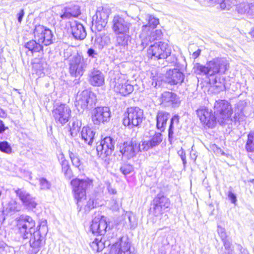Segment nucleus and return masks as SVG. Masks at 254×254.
<instances>
[{
	"label": "nucleus",
	"instance_id": "f257e3e1",
	"mask_svg": "<svg viewBox=\"0 0 254 254\" xmlns=\"http://www.w3.org/2000/svg\"><path fill=\"white\" fill-rule=\"evenodd\" d=\"M229 64L225 58H217L205 65L197 64L195 69L197 74L205 75L211 84L222 90L224 88V78L221 76L228 69Z\"/></svg>",
	"mask_w": 254,
	"mask_h": 254
},
{
	"label": "nucleus",
	"instance_id": "f03ea898",
	"mask_svg": "<svg viewBox=\"0 0 254 254\" xmlns=\"http://www.w3.org/2000/svg\"><path fill=\"white\" fill-rule=\"evenodd\" d=\"M245 103L243 101L238 102L235 107V116L232 118L233 109L230 103L226 100H218L214 104V114L217 119L218 123L222 126L232 125L236 122H240L244 120L243 114Z\"/></svg>",
	"mask_w": 254,
	"mask_h": 254
},
{
	"label": "nucleus",
	"instance_id": "7ed1b4c3",
	"mask_svg": "<svg viewBox=\"0 0 254 254\" xmlns=\"http://www.w3.org/2000/svg\"><path fill=\"white\" fill-rule=\"evenodd\" d=\"M38 228V230L33 231L31 235L29 236L32 254H37L43 244L44 237L48 232L47 220H41Z\"/></svg>",
	"mask_w": 254,
	"mask_h": 254
},
{
	"label": "nucleus",
	"instance_id": "20e7f679",
	"mask_svg": "<svg viewBox=\"0 0 254 254\" xmlns=\"http://www.w3.org/2000/svg\"><path fill=\"white\" fill-rule=\"evenodd\" d=\"M70 184L78 207L81 208V203L86 198V190L92 185V182L88 178L82 180L76 178L72 180Z\"/></svg>",
	"mask_w": 254,
	"mask_h": 254
},
{
	"label": "nucleus",
	"instance_id": "39448f33",
	"mask_svg": "<svg viewBox=\"0 0 254 254\" xmlns=\"http://www.w3.org/2000/svg\"><path fill=\"white\" fill-rule=\"evenodd\" d=\"M35 222L28 215H21L16 218V227L18 233L23 239H28L35 230Z\"/></svg>",
	"mask_w": 254,
	"mask_h": 254
},
{
	"label": "nucleus",
	"instance_id": "423d86ee",
	"mask_svg": "<svg viewBox=\"0 0 254 254\" xmlns=\"http://www.w3.org/2000/svg\"><path fill=\"white\" fill-rule=\"evenodd\" d=\"M88 60L82 56L77 54L69 60V72L72 76H81L87 66Z\"/></svg>",
	"mask_w": 254,
	"mask_h": 254
},
{
	"label": "nucleus",
	"instance_id": "0eeeda50",
	"mask_svg": "<svg viewBox=\"0 0 254 254\" xmlns=\"http://www.w3.org/2000/svg\"><path fill=\"white\" fill-rule=\"evenodd\" d=\"M123 124L130 128L138 127L142 122L143 111L139 107L128 108Z\"/></svg>",
	"mask_w": 254,
	"mask_h": 254
},
{
	"label": "nucleus",
	"instance_id": "6e6552de",
	"mask_svg": "<svg viewBox=\"0 0 254 254\" xmlns=\"http://www.w3.org/2000/svg\"><path fill=\"white\" fill-rule=\"evenodd\" d=\"M171 48L165 42H159L151 45L148 50V54L157 60L166 59L171 54Z\"/></svg>",
	"mask_w": 254,
	"mask_h": 254
},
{
	"label": "nucleus",
	"instance_id": "1a4fd4ad",
	"mask_svg": "<svg viewBox=\"0 0 254 254\" xmlns=\"http://www.w3.org/2000/svg\"><path fill=\"white\" fill-rule=\"evenodd\" d=\"M71 111L70 108L64 104H61L54 107L52 114L57 124L64 126L69 120Z\"/></svg>",
	"mask_w": 254,
	"mask_h": 254
},
{
	"label": "nucleus",
	"instance_id": "9d476101",
	"mask_svg": "<svg viewBox=\"0 0 254 254\" xmlns=\"http://www.w3.org/2000/svg\"><path fill=\"white\" fill-rule=\"evenodd\" d=\"M34 38L41 45L46 46L53 43V34L51 30L43 25H36L34 30Z\"/></svg>",
	"mask_w": 254,
	"mask_h": 254
},
{
	"label": "nucleus",
	"instance_id": "9b49d317",
	"mask_svg": "<svg viewBox=\"0 0 254 254\" xmlns=\"http://www.w3.org/2000/svg\"><path fill=\"white\" fill-rule=\"evenodd\" d=\"M16 196L21 201L22 205L27 209L33 210L37 205L36 197L24 188L14 189Z\"/></svg>",
	"mask_w": 254,
	"mask_h": 254
},
{
	"label": "nucleus",
	"instance_id": "f8f14e48",
	"mask_svg": "<svg viewBox=\"0 0 254 254\" xmlns=\"http://www.w3.org/2000/svg\"><path fill=\"white\" fill-rule=\"evenodd\" d=\"M114 90L123 96H127L131 93L133 86L130 84L125 76L123 74H118L114 78Z\"/></svg>",
	"mask_w": 254,
	"mask_h": 254
},
{
	"label": "nucleus",
	"instance_id": "ddd939ff",
	"mask_svg": "<svg viewBox=\"0 0 254 254\" xmlns=\"http://www.w3.org/2000/svg\"><path fill=\"white\" fill-rule=\"evenodd\" d=\"M152 213L155 216L164 213L170 206V201L163 193H159L153 199L152 202Z\"/></svg>",
	"mask_w": 254,
	"mask_h": 254
},
{
	"label": "nucleus",
	"instance_id": "4468645a",
	"mask_svg": "<svg viewBox=\"0 0 254 254\" xmlns=\"http://www.w3.org/2000/svg\"><path fill=\"white\" fill-rule=\"evenodd\" d=\"M115 140L110 136H106L102 139L99 145H97L96 150L98 155L102 158L110 155L115 148Z\"/></svg>",
	"mask_w": 254,
	"mask_h": 254
},
{
	"label": "nucleus",
	"instance_id": "2eb2a0df",
	"mask_svg": "<svg viewBox=\"0 0 254 254\" xmlns=\"http://www.w3.org/2000/svg\"><path fill=\"white\" fill-rule=\"evenodd\" d=\"M142 150L140 149V144L138 145L132 141L125 142L119 146V156L129 159L135 156L138 151Z\"/></svg>",
	"mask_w": 254,
	"mask_h": 254
},
{
	"label": "nucleus",
	"instance_id": "dca6fc26",
	"mask_svg": "<svg viewBox=\"0 0 254 254\" xmlns=\"http://www.w3.org/2000/svg\"><path fill=\"white\" fill-rule=\"evenodd\" d=\"M94 94L88 90H84L81 93H78L75 102L77 109L84 110L88 108V105L92 106L94 103L93 99Z\"/></svg>",
	"mask_w": 254,
	"mask_h": 254
},
{
	"label": "nucleus",
	"instance_id": "f3484780",
	"mask_svg": "<svg viewBox=\"0 0 254 254\" xmlns=\"http://www.w3.org/2000/svg\"><path fill=\"white\" fill-rule=\"evenodd\" d=\"M196 113L201 122L209 127H213L218 123L216 115L206 108L198 109Z\"/></svg>",
	"mask_w": 254,
	"mask_h": 254
},
{
	"label": "nucleus",
	"instance_id": "a211bd4d",
	"mask_svg": "<svg viewBox=\"0 0 254 254\" xmlns=\"http://www.w3.org/2000/svg\"><path fill=\"white\" fill-rule=\"evenodd\" d=\"M112 23V29L115 34L129 33L131 25L127 20L119 15L114 16Z\"/></svg>",
	"mask_w": 254,
	"mask_h": 254
},
{
	"label": "nucleus",
	"instance_id": "6ab92c4d",
	"mask_svg": "<svg viewBox=\"0 0 254 254\" xmlns=\"http://www.w3.org/2000/svg\"><path fill=\"white\" fill-rule=\"evenodd\" d=\"M163 37V32L161 29L149 30V32H141L140 38L141 40V46L144 49L152 42L155 40H161Z\"/></svg>",
	"mask_w": 254,
	"mask_h": 254
},
{
	"label": "nucleus",
	"instance_id": "aec40b11",
	"mask_svg": "<svg viewBox=\"0 0 254 254\" xmlns=\"http://www.w3.org/2000/svg\"><path fill=\"white\" fill-rule=\"evenodd\" d=\"M110 117V111L108 107H98L94 110L92 120L95 125H99L101 123L108 122Z\"/></svg>",
	"mask_w": 254,
	"mask_h": 254
},
{
	"label": "nucleus",
	"instance_id": "412c9836",
	"mask_svg": "<svg viewBox=\"0 0 254 254\" xmlns=\"http://www.w3.org/2000/svg\"><path fill=\"white\" fill-rule=\"evenodd\" d=\"M110 254H131L130 244L127 238H121L111 247Z\"/></svg>",
	"mask_w": 254,
	"mask_h": 254
},
{
	"label": "nucleus",
	"instance_id": "4be33fe9",
	"mask_svg": "<svg viewBox=\"0 0 254 254\" xmlns=\"http://www.w3.org/2000/svg\"><path fill=\"white\" fill-rule=\"evenodd\" d=\"M109 17L108 12L105 9L97 10L92 17V26L98 31H101L106 26Z\"/></svg>",
	"mask_w": 254,
	"mask_h": 254
},
{
	"label": "nucleus",
	"instance_id": "5701e85b",
	"mask_svg": "<svg viewBox=\"0 0 254 254\" xmlns=\"http://www.w3.org/2000/svg\"><path fill=\"white\" fill-rule=\"evenodd\" d=\"M108 228L107 222L104 217L101 218H95L90 225L92 233L96 235H104Z\"/></svg>",
	"mask_w": 254,
	"mask_h": 254
},
{
	"label": "nucleus",
	"instance_id": "b1692460",
	"mask_svg": "<svg viewBox=\"0 0 254 254\" xmlns=\"http://www.w3.org/2000/svg\"><path fill=\"white\" fill-rule=\"evenodd\" d=\"M79 6L75 4H69L64 7L60 13V21L77 17L80 14Z\"/></svg>",
	"mask_w": 254,
	"mask_h": 254
},
{
	"label": "nucleus",
	"instance_id": "393cba45",
	"mask_svg": "<svg viewBox=\"0 0 254 254\" xmlns=\"http://www.w3.org/2000/svg\"><path fill=\"white\" fill-rule=\"evenodd\" d=\"M163 135L160 132H155L151 136L149 140L142 141L140 143V149L143 151H147L149 149L156 147L162 141Z\"/></svg>",
	"mask_w": 254,
	"mask_h": 254
},
{
	"label": "nucleus",
	"instance_id": "a878e982",
	"mask_svg": "<svg viewBox=\"0 0 254 254\" xmlns=\"http://www.w3.org/2000/svg\"><path fill=\"white\" fill-rule=\"evenodd\" d=\"M162 104L165 106L177 107L180 105V100L176 94L166 91L162 94Z\"/></svg>",
	"mask_w": 254,
	"mask_h": 254
},
{
	"label": "nucleus",
	"instance_id": "bb28decb",
	"mask_svg": "<svg viewBox=\"0 0 254 254\" xmlns=\"http://www.w3.org/2000/svg\"><path fill=\"white\" fill-rule=\"evenodd\" d=\"M89 82L92 86H100L104 83V76L98 69L94 68L89 72Z\"/></svg>",
	"mask_w": 254,
	"mask_h": 254
},
{
	"label": "nucleus",
	"instance_id": "cd10ccee",
	"mask_svg": "<svg viewBox=\"0 0 254 254\" xmlns=\"http://www.w3.org/2000/svg\"><path fill=\"white\" fill-rule=\"evenodd\" d=\"M236 10L239 14L254 16V2H243L236 5Z\"/></svg>",
	"mask_w": 254,
	"mask_h": 254
},
{
	"label": "nucleus",
	"instance_id": "c85d7f7f",
	"mask_svg": "<svg viewBox=\"0 0 254 254\" xmlns=\"http://www.w3.org/2000/svg\"><path fill=\"white\" fill-rule=\"evenodd\" d=\"M168 82L172 85L181 84L184 80V75L179 70H170L167 73Z\"/></svg>",
	"mask_w": 254,
	"mask_h": 254
},
{
	"label": "nucleus",
	"instance_id": "c756f323",
	"mask_svg": "<svg viewBox=\"0 0 254 254\" xmlns=\"http://www.w3.org/2000/svg\"><path fill=\"white\" fill-rule=\"evenodd\" d=\"M145 21L142 23L145 24L142 26V32H149L151 29L154 30L159 23V19L152 15L146 14L144 17Z\"/></svg>",
	"mask_w": 254,
	"mask_h": 254
},
{
	"label": "nucleus",
	"instance_id": "7c9ffc66",
	"mask_svg": "<svg viewBox=\"0 0 254 254\" xmlns=\"http://www.w3.org/2000/svg\"><path fill=\"white\" fill-rule=\"evenodd\" d=\"M73 36L77 40H83L86 36L87 33L83 25L75 21L71 26Z\"/></svg>",
	"mask_w": 254,
	"mask_h": 254
},
{
	"label": "nucleus",
	"instance_id": "2f4dec72",
	"mask_svg": "<svg viewBox=\"0 0 254 254\" xmlns=\"http://www.w3.org/2000/svg\"><path fill=\"white\" fill-rule=\"evenodd\" d=\"M96 132L94 129L89 127H84L81 131V139L84 142L91 145L96 137Z\"/></svg>",
	"mask_w": 254,
	"mask_h": 254
},
{
	"label": "nucleus",
	"instance_id": "473e14b6",
	"mask_svg": "<svg viewBox=\"0 0 254 254\" xmlns=\"http://www.w3.org/2000/svg\"><path fill=\"white\" fill-rule=\"evenodd\" d=\"M21 206L16 200H10L3 207V212L6 215H12L21 210Z\"/></svg>",
	"mask_w": 254,
	"mask_h": 254
},
{
	"label": "nucleus",
	"instance_id": "72a5a7b5",
	"mask_svg": "<svg viewBox=\"0 0 254 254\" xmlns=\"http://www.w3.org/2000/svg\"><path fill=\"white\" fill-rule=\"evenodd\" d=\"M170 117V114L166 112H158L156 117L157 128L163 131L165 130L167 122Z\"/></svg>",
	"mask_w": 254,
	"mask_h": 254
},
{
	"label": "nucleus",
	"instance_id": "f704fd0d",
	"mask_svg": "<svg viewBox=\"0 0 254 254\" xmlns=\"http://www.w3.org/2000/svg\"><path fill=\"white\" fill-rule=\"evenodd\" d=\"M25 47L33 53L39 52L43 51V46L41 45L37 41L32 40L27 42L25 45Z\"/></svg>",
	"mask_w": 254,
	"mask_h": 254
},
{
	"label": "nucleus",
	"instance_id": "c9c22d12",
	"mask_svg": "<svg viewBox=\"0 0 254 254\" xmlns=\"http://www.w3.org/2000/svg\"><path fill=\"white\" fill-rule=\"evenodd\" d=\"M82 126L81 121L76 118L73 119L69 125L70 133L71 136L75 137L79 132Z\"/></svg>",
	"mask_w": 254,
	"mask_h": 254
},
{
	"label": "nucleus",
	"instance_id": "e433bc0d",
	"mask_svg": "<svg viewBox=\"0 0 254 254\" xmlns=\"http://www.w3.org/2000/svg\"><path fill=\"white\" fill-rule=\"evenodd\" d=\"M69 156L74 166L77 168L79 171L83 170L82 162L76 153L69 151Z\"/></svg>",
	"mask_w": 254,
	"mask_h": 254
},
{
	"label": "nucleus",
	"instance_id": "4c0bfd02",
	"mask_svg": "<svg viewBox=\"0 0 254 254\" xmlns=\"http://www.w3.org/2000/svg\"><path fill=\"white\" fill-rule=\"evenodd\" d=\"M179 122V116L177 115H174L171 119L170 124L168 129V137L170 142L174 139V124L178 125Z\"/></svg>",
	"mask_w": 254,
	"mask_h": 254
},
{
	"label": "nucleus",
	"instance_id": "58836bf2",
	"mask_svg": "<svg viewBox=\"0 0 254 254\" xmlns=\"http://www.w3.org/2000/svg\"><path fill=\"white\" fill-rule=\"evenodd\" d=\"M61 165L62 172L64 174L65 177L67 179H70L72 177V173L69 163L67 160L64 159L62 161Z\"/></svg>",
	"mask_w": 254,
	"mask_h": 254
},
{
	"label": "nucleus",
	"instance_id": "ea45409f",
	"mask_svg": "<svg viewBox=\"0 0 254 254\" xmlns=\"http://www.w3.org/2000/svg\"><path fill=\"white\" fill-rule=\"evenodd\" d=\"M116 35H118L117 37V42L119 45L123 47H126L128 45V42L130 38L129 33Z\"/></svg>",
	"mask_w": 254,
	"mask_h": 254
},
{
	"label": "nucleus",
	"instance_id": "a19ab883",
	"mask_svg": "<svg viewBox=\"0 0 254 254\" xmlns=\"http://www.w3.org/2000/svg\"><path fill=\"white\" fill-rule=\"evenodd\" d=\"M245 148L248 152H254V132L248 134Z\"/></svg>",
	"mask_w": 254,
	"mask_h": 254
},
{
	"label": "nucleus",
	"instance_id": "79ce46f5",
	"mask_svg": "<svg viewBox=\"0 0 254 254\" xmlns=\"http://www.w3.org/2000/svg\"><path fill=\"white\" fill-rule=\"evenodd\" d=\"M125 220L127 219L130 229H133L137 226V221L136 220L135 216L132 212H126L125 215Z\"/></svg>",
	"mask_w": 254,
	"mask_h": 254
},
{
	"label": "nucleus",
	"instance_id": "37998d69",
	"mask_svg": "<svg viewBox=\"0 0 254 254\" xmlns=\"http://www.w3.org/2000/svg\"><path fill=\"white\" fill-rule=\"evenodd\" d=\"M235 4L236 0H220L218 4L222 10H229Z\"/></svg>",
	"mask_w": 254,
	"mask_h": 254
},
{
	"label": "nucleus",
	"instance_id": "c03bdc74",
	"mask_svg": "<svg viewBox=\"0 0 254 254\" xmlns=\"http://www.w3.org/2000/svg\"><path fill=\"white\" fill-rule=\"evenodd\" d=\"M0 151L6 154L12 152V148L8 142L4 141L0 142Z\"/></svg>",
	"mask_w": 254,
	"mask_h": 254
},
{
	"label": "nucleus",
	"instance_id": "a18cd8bd",
	"mask_svg": "<svg viewBox=\"0 0 254 254\" xmlns=\"http://www.w3.org/2000/svg\"><path fill=\"white\" fill-rule=\"evenodd\" d=\"M103 245L104 243L102 242L101 239L99 240L98 239L96 238L91 244V247L95 250L100 251L102 250Z\"/></svg>",
	"mask_w": 254,
	"mask_h": 254
},
{
	"label": "nucleus",
	"instance_id": "49530a36",
	"mask_svg": "<svg viewBox=\"0 0 254 254\" xmlns=\"http://www.w3.org/2000/svg\"><path fill=\"white\" fill-rule=\"evenodd\" d=\"M133 170V166L128 164H125L120 168L121 172L125 175L129 174L130 173L132 172Z\"/></svg>",
	"mask_w": 254,
	"mask_h": 254
},
{
	"label": "nucleus",
	"instance_id": "de8ad7c7",
	"mask_svg": "<svg viewBox=\"0 0 254 254\" xmlns=\"http://www.w3.org/2000/svg\"><path fill=\"white\" fill-rule=\"evenodd\" d=\"M40 185L41 189L42 190H48L51 187L50 183L46 179L44 178L40 179Z\"/></svg>",
	"mask_w": 254,
	"mask_h": 254
},
{
	"label": "nucleus",
	"instance_id": "09e8293b",
	"mask_svg": "<svg viewBox=\"0 0 254 254\" xmlns=\"http://www.w3.org/2000/svg\"><path fill=\"white\" fill-rule=\"evenodd\" d=\"M120 204L116 199L113 198L110 201V208L114 211H117L119 209Z\"/></svg>",
	"mask_w": 254,
	"mask_h": 254
},
{
	"label": "nucleus",
	"instance_id": "8fccbe9b",
	"mask_svg": "<svg viewBox=\"0 0 254 254\" xmlns=\"http://www.w3.org/2000/svg\"><path fill=\"white\" fill-rule=\"evenodd\" d=\"M217 232L220 237L221 240H225L227 238V236L224 228L220 226H218Z\"/></svg>",
	"mask_w": 254,
	"mask_h": 254
},
{
	"label": "nucleus",
	"instance_id": "3c124183",
	"mask_svg": "<svg viewBox=\"0 0 254 254\" xmlns=\"http://www.w3.org/2000/svg\"><path fill=\"white\" fill-rule=\"evenodd\" d=\"M87 54L89 58L97 60L98 54L97 52L93 48H89L87 51Z\"/></svg>",
	"mask_w": 254,
	"mask_h": 254
},
{
	"label": "nucleus",
	"instance_id": "603ef678",
	"mask_svg": "<svg viewBox=\"0 0 254 254\" xmlns=\"http://www.w3.org/2000/svg\"><path fill=\"white\" fill-rule=\"evenodd\" d=\"M95 207L94 200L90 199L87 202L85 206V210L86 211H89L91 209L94 208Z\"/></svg>",
	"mask_w": 254,
	"mask_h": 254
},
{
	"label": "nucleus",
	"instance_id": "864d4df0",
	"mask_svg": "<svg viewBox=\"0 0 254 254\" xmlns=\"http://www.w3.org/2000/svg\"><path fill=\"white\" fill-rule=\"evenodd\" d=\"M179 155L181 158V159L183 161V163L184 167H185L186 165L187 164L186 157V153L185 151L182 148L178 152Z\"/></svg>",
	"mask_w": 254,
	"mask_h": 254
},
{
	"label": "nucleus",
	"instance_id": "5fc2aeb1",
	"mask_svg": "<svg viewBox=\"0 0 254 254\" xmlns=\"http://www.w3.org/2000/svg\"><path fill=\"white\" fill-rule=\"evenodd\" d=\"M33 67L37 70V72H41L44 69L43 64L41 63H35L33 64Z\"/></svg>",
	"mask_w": 254,
	"mask_h": 254
},
{
	"label": "nucleus",
	"instance_id": "6e6d98bb",
	"mask_svg": "<svg viewBox=\"0 0 254 254\" xmlns=\"http://www.w3.org/2000/svg\"><path fill=\"white\" fill-rule=\"evenodd\" d=\"M229 198L233 203H235L237 201L236 195L231 191H229L228 194Z\"/></svg>",
	"mask_w": 254,
	"mask_h": 254
},
{
	"label": "nucleus",
	"instance_id": "4d7b16f0",
	"mask_svg": "<svg viewBox=\"0 0 254 254\" xmlns=\"http://www.w3.org/2000/svg\"><path fill=\"white\" fill-rule=\"evenodd\" d=\"M24 14V11L23 9H21L20 12L17 14V19L19 23H20L21 22Z\"/></svg>",
	"mask_w": 254,
	"mask_h": 254
},
{
	"label": "nucleus",
	"instance_id": "13d9d810",
	"mask_svg": "<svg viewBox=\"0 0 254 254\" xmlns=\"http://www.w3.org/2000/svg\"><path fill=\"white\" fill-rule=\"evenodd\" d=\"M8 127H5L3 122L0 120V133H2Z\"/></svg>",
	"mask_w": 254,
	"mask_h": 254
},
{
	"label": "nucleus",
	"instance_id": "bf43d9fd",
	"mask_svg": "<svg viewBox=\"0 0 254 254\" xmlns=\"http://www.w3.org/2000/svg\"><path fill=\"white\" fill-rule=\"evenodd\" d=\"M197 156L196 155V152L192 149V150L190 152V157L191 159L195 161L197 158Z\"/></svg>",
	"mask_w": 254,
	"mask_h": 254
},
{
	"label": "nucleus",
	"instance_id": "052dcab7",
	"mask_svg": "<svg viewBox=\"0 0 254 254\" xmlns=\"http://www.w3.org/2000/svg\"><path fill=\"white\" fill-rule=\"evenodd\" d=\"M9 248L7 247H0V254H6L7 250Z\"/></svg>",
	"mask_w": 254,
	"mask_h": 254
},
{
	"label": "nucleus",
	"instance_id": "680f3d73",
	"mask_svg": "<svg viewBox=\"0 0 254 254\" xmlns=\"http://www.w3.org/2000/svg\"><path fill=\"white\" fill-rule=\"evenodd\" d=\"M224 246L226 249H228L230 247V243L227 241V238L225 240H222Z\"/></svg>",
	"mask_w": 254,
	"mask_h": 254
},
{
	"label": "nucleus",
	"instance_id": "e2e57ef3",
	"mask_svg": "<svg viewBox=\"0 0 254 254\" xmlns=\"http://www.w3.org/2000/svg\"><path fill=\"white\" fill-rule=\"evenodd\" d=\"M108 191L112 194H116L117 192L116 190L114 188H112V187L110 185H109L108 186Z\"/></svg>",
	"mask_w": 254,
	"mask_h": 254
},
{
	"label": "nucleus",
	"instance_id": "0e129e2a",
	"mask_svg": "<svg viewBox=\"0 0 254 254\" xmlns=\"http://www.w3.org/2000/svg\"><path fill=\"white\" fill-rule=\"evenodd\" d=\"M207 1L209 4H219L220 0H205Z\"/></svg>",
	"mask_w": 254,
	"mask_h": 254
},
{
	"label": "nucleus",
	"instance_id": "69168bd1",
	"mask_svg": "<svg viewBox=\"0 0 254 254\" xmlns=\"http://www.w3.org/2000/svg\"><path fill=\"white\" fill-rule=\"evenodd\" d=\"M200 54V50H198L196 52H195L193 53L192 57H193V58L196 59L199 56Z\"/></svg>",
	"mask_w": 254,
	"mask_h": 254
},
{
	"label": "nucleus",
	"instance_id": "338daca9",
	"mask_svg": "<svg viewBox=\"0 0 254 254\" xmlns=\"http://www.w3.org/2000/svg\"><path fill=\"white\" fill-rule=\"evenodd\" d=\"M3 221V218L2 216H1V215L0 214V223Z\"/></svg>",
	"mask_w": 254,
	"mask_h": 254
},
{
	"label": "nucleus",
	"instance_id": "774afa93",
	"mask_svg": "<svg viewBox=\"0 0 254 254\" xmlns=\"http://www.w3.org/2000/svg\"><path fill=\"white\" fill-rule=\"evenodd\" d=\"M105 38L107 39L108 42H110V38L108 36H106Z\"/></svg>",
	"mask_w": 254,
	"mask_h": 254
}]
</instances>
